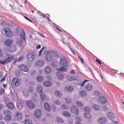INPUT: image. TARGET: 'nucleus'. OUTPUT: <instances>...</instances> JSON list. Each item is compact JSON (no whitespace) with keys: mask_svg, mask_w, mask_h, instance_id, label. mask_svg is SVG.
<instances>
[{"mask_svg":"<svg viewBox=\"0 0 124 124\" xmlns=\"http://www.w3.org/2000/svg\"><path fill=\"white\" fill-rule=\"evenodd\" d=\"M44 55H46L45 59L47 62H52L53 58H59V54L56 51H45Z\"/></svg>","mask_w":124,"mask_h":124,"instance_id":"obj_1","label":"nucleus"},{"mask_svg":"<svg viewBox=\"0 0 124 124\" xmlns=\"http://www.w3.org/2000/svg\"><path fill=\"white\" fill-rule=\"evenodd\" d=\"M60 65L61 68L57 69L58 71H61L62 72H65L67 71V61H66V58H62L60 60Z\"/></svg>","mask_w":124,"mask_h":124,"instance_id":"obj_2","label":"nucleus"},{"mask_svg":"<svg viewBox=\"0 0 124 124\" xmlns=\"http://www.w3.org/2000/svg\"><path fill=\"white\" fill-rule=\"evenodd\" d=\"M20 37L21 41H17V44L19 46H22L23 45V41H26V33H25V31L23 30H21L20 32Z\"/></svg>","mask_w":124,"mask_h":124,"instance_id":"obj_3","label":"nucleus"},{"mask_svg":"<svg viewBox=\"0 0 124 124\" xmlns=\"http://www.w3.org/2000/svg\"><path fill=\"white\" fill-rule=\"evenodd\" d=\"M15 58L14 55H10L8 54V58L4 60L3 61L0 60V63L1 64H5V63H9L11 62H12Z\"/></svg>","mask_w":124,"mask_h":124,"instance_id":"obj_4","label":"nucleus"},{"mask_svg":"<svg viewBox=\"0 0 124 124\" xmlns=\"http://www.w3.org/2000/svg\"><path fill=\"white\" fill-rule=\"evenodd\" d=\"M5 33L7 37H12L13 36V31L10 28H7L4 29Z\"/></svg>","mask_w":124,"mask_h":124,"instance_id":"obj_5","label":"nucleus"},{"mask_svg":"<svg viewBox=\"0 0 124 124\" xmlns=\"http://www.w3.org/2000/svg\"><path fill=\"white\" fill-rule=\"evenodd\" d=\"M21 85L20 79L18 78H15L12 79V85L14 87H18Z\"/></svg>","mask_w":124,"mask_h":124,"instance_id":"obj_6","label":"nucleus"},{"mask_svg":"<svg viewBox=\"0 0 124 124\" xmlns=\"http://www.w3.org/2000/svg\"><path fill=\"white\" fill-rule=\"evenodd\" d=\"M27 59L29 62H32L33 60H35V55L33 53H29L27 54Z\"/></svg>","mask_w":124,"mask_h":124,"instance_id":"obj_7","label":"nucleus"},{"mask_svg":"<svg viewBox=\"0 0 124 124\" xmlns=\"http://www.w3.org/2000/svg\"><path fill=\"white\" fill-rule=\"evenodd\" d=\"M34 116L35 118L39 119V118L42 116V112H41V110L37 109L34 113Z\"/></svg>","mask_w":124,"mask_h":124,"instance_id":"obj_8","label":"nucleus"},{"mask_svg":"<svg viewBox=\"0 0 124 124\" xmlns=\"http://www.w3.org/2000/svg\"><path fill=\"white\" fill-rule=\"evenodd\" d=\"M19 68H20L21 70L22 71H24V72H29V68H28V67L23 64L19 65Z\"/></svg>","mask_w":124,"mask_h":124,"instance_id":"obj_9","label":"nucleus"},{"mask_svg":"<svg viewBox=\"0 0 124 124\" xmlns=\"http://www.w3.org/2000/svg\"><path fill=\"white\" fill-rule=\"evenodd\" d=\"M71 111L72 113H74V114H76V115H78V114H79V110L76 106H73L71 108Z\"/></svg>","mask_w":124,"mask_h":124,"instance_id":"obj_10","label":"nucleus"},{"mask_svg":"<svg viewBox=\"0 0 124 124\" xmlns=\"http://www.w3.org/2000/svg\"><path fill=\"white\" fill-rule=\"evenodd\" d=\"M15 118L16 120L20 121V120H22L23 118V115H22V113L17 112L16 114L15 115Z\"/></svg>","mask_w":124,"mask_h":124,"instance_id":"obj_11","label":"nucleus"},{"mask_svg":"<svg viewBox=\"0 0 124 124\" xmlns=\"http://www.w3.org/2000/svg\"><path fill=\"white\" fill-rule=\"evenodd\" d=\"M7 51L8 52H11L12 53L13 52H15V51H16V46L12 45L9 46Z\"/></svg>","mask_w":124,"mask_h":124,"instance_id":"obj_12","label":"nucleus"},{"mask_svg":"<svg viewBox=\"0 0 124 124\" xmlns=\"http://www.w3.org/2000/svg\"><path fill=\"white\" fill-rule=\"evenodd\" d=\"M45 62L43 60H39L37 61L35 63V65L37 66H40V67H42L44 65Z\"/></svg>","mask_w":124,"mask_h":124,"instance_id":"obj_13","label":"nucleus"},{"mask_svg":"<svg viewBox=\"0 0 124 124\" xmlns=\"http://www.w3.org/2000/svg\"><path fill=\"white\" fill-rule=\"evenodd\" d=\"M26 104L29 108H34V104L31 101H27Z\"/></svg>","mask_w":124,"mask_h":124,"instance_id":"obj_14","label":"nucleus"},{"mask_svg":"<svg viewBox=\"0 0 124 124\" xmlns=\"http://www.w3.org/2000/svg\"><path fill=\"white\" fill-rule=\"evenodd\" d=\"M67 79L68 81H76L77 79H78V78L77 77H70V76H68L67 77Z\"/></svg>","mask_w":124,"mask_h":124,"instance_id":"obj_15","label":"nucleus"},{"mask_svg":"<svg viewBox=\"0 0 124 124\" xmlns=\"http://www.w3.org/2000/svg\"><path fill=\"white\" fill-rule=\"evenodd\" d=\"M99 100H100L101 103L104 104V103H106V102H107V99H106V98L103 96L100 97Z\"/></svg>","mask_w":124,"mask_h":124,"instance_id":"obj_16","label":"nucleus"},{"mask_svg":"<svg viewBox=\"0 0 124 124\" xmlns=\"http://www.w3.org/2000/svg\"><path fill=\"white\" fill-rule=\"evenodd\" d=\"M44 107L46 110L48 112L51 111V107H50V105L48 103L45 104Z\"/></svg>","mask_w":124,"mask_h":124,"instance_id":"obj_17","label":"nucleus"},{"mask_svg":"<svg viewBox=\"0 0 124 124\" xmlns=\"http://www.w3.org/2000/svg\"><path fill=\"white\" fill-rule=\"evenodd\" d=\"M98 122L100 124H105V123H106V118L101 117L99 119Z\"/></svg>","mask_w":124,"mask_h":124,"instance_id":"obj_18","label":"nucleus"},{"mask_svg":"<svg viewBox=\"0 0 124 124\" xmlns=\"http://www.w3.org/2000/svg\"><path fill=\"white\" fill-rule=\"evenodd\" d=\"M12 43H13V41L11 39H8L5 42V45L6 46H9V45H11Z\"/></svg>","mask_w":124,"mask_h":124,"instance_id":"obj_19","label":"nucleus"},{"mask_svg":"<svg viewBox=\"0 0 124 124\" xmlns=\"http://www.w3.org/2000/svg\"><path fill=\"white\" fill-rule=\"evenodd\" d=\"M85 88L87 91H92V90H93V85L88 83L86 85Z\"/></svg>","mask_w":124,"mask_h":124,"instance_id":"obj_20","label":"nucleus"},{"mask_svg":"<svg viewBox=\"0 0 124 124\" xmlns=\"http://www.w3.org/2000/svg\"><path fill=\"white\" fill-rule=\"evenodd\" d=\"M44 85L45 87H50V86H52V82L50 81H45L44 82Z\"/></svg>","mask_w":124,"mask_h":124,"instance_id":"obj_21","label":"nucleus"},{"mask_svg":"<svg viewBox=\"0 0 124 124\" xmlns=\"http://www.w3.org/2000/svg\"><path fill=\"white\" fill-rule=\"evenodd\" d=\"M7 107L9 109H14L15 107L14 104L13 103H9L7 104Z\"/></svg>","mask_w":124,"mask_h":124,"instance_id":"obj_22","label":"nucleus"},{"mask_svg":"<svg viewBox=\"0 0 124 124\" xmlns=\"http://www.w3.org/2000/svg\"><path fill=\"white\" fill-rule=\"evenodd\" d=\"M65 90L67 91V92H68L69 93H70V92H72L73 91V87L72 86H68L65 88Z\"/></svg>","mask_w":124,"mask_h":124,"instance_id":"obj_23","label":"nucleus"},{"mask_svg":"<svg viewBox=\"0 0 124 124\" xmlns=\"http://www.w3.org/2000/svg\"><path fill=\"white\" fill-rule=\"evenodd\" d=\"M57 75L59 80H62V79L63 78V75L62 74H60L59 72L57 73Z\"/></svg>","mask_w":124,"mask_h":124,"instance_id":"obj_24","label":"nucleus"},{"mask_svg":"<svg viewBox=\"0 0 124 124\" xmlns=\"http://www.w3.org/2000/svg\"><path fill=\"white\" fill-rule=\"evenodd\" d=\"M45 71H46V73H47V74H49L51 73V72H52L51 68H50V67H49V66H46V67Z\"/></svg>","mask_w":124,"mask_h":124,"instance_id":"obj_25","label":"nucleus"},{"mask_svg":"<svg viewBox=\"0 0 124 124\" xmlns=\"http://www.w3.org/2000/svg\"><path fill=\"white\" fill-rule=\"evenodd\" d=\"M16 106H17V108H18V109H19V110L23 109V105H22V103H21L19 102H18L16 103Z\"/></svg>","mask_w":124,"mask_h":124,"instance_id":"obj_26","label":"nucleus"},{"mask_svg":"<svg viewBox=\"0 0 124 124\" xmlns=\"http://www.w3.org/2000/svg\"><path fill=\"white\" fill-rule=\"evenodd\" d=\"M108 116L110 118L111 120H113L115 117V115L112 112H109L108 113Z\"/></svg>","mask_w":124,"mask_h":124,"instance_id":"obj_27","label":"nucleus"},{"mask_svg":"<svg viewBox=\"0 0 124 124\" xmlns=\"http://www.w3.org/2000/svg\"><path fill=\"white\" fill-rule=\"evenodd\" d=\"M63 116L65 117H67L68 118H69L71 116V114L67 111H63L62 113Z\"/></svg>","mask_w":124,"mask_h":124,"instance_id":"obj_28","label":"nucleus"},{"mask_svg":"<svg viewBox=\"0 0 124 124\" xmlns=\"http://www.w3.org/2000/svg\"><path fill=\"white\" fill-rule=\"evenodd\" d=\"M4 115H6V116H10V115H11V111L8 110H6L4 111Z\"/></svg>","mask_w":124,"mask_h":124,"instance_id":"obj_29","label":"nucleus"},{"mask_svg":"<svg viewBox=\"0 0 124 124\" xmlns=\"http://www.w3.org/2000/svg\"><path fill=\"white\" fill-rule=\"evenodd\" d=\"M42 90H43V88H42V86H39L37 88V92H39V93H42Z\"/></svg>","mask_w":124,"mask_h":124,"instance_id":"obj_30","label":"nucleus"},{"mask_svg":"<svg viewBox=\"0 0 124 124\" xmlns=\"http://www.w3.org/2000/svg\"><path fill=\"white\" fill-rule=\"evenodd\" d=\"M55 95L57 97H60L62 96V93L59 91H56L55 93Z\"/></svg>","mask_w":124,"mask_h":124,"instance_id":"obj_31","label":"nucleus"},{"mask_svg":"<svg viewBox=\"0 0 124 124\" xmlns=\"http://www.w3.org/2000/svg\"><path fill=\"white\" fill-rule=\"evenodd\" d=\"M80 94L81 96H86V95H87V93L85 91H81L80 92Z\"/></svg>","mask_w":124,"mask_h":124,"instance_id":"obj_32","label":"nucleus"},{"mask_svg":"<svg viewBox=\"0 0 124 124\" xmlns=\"http://www.w3.org/2000/svg\"><path fill=\"white\" fill-rule=\"evenodd\" d=\"M4 119H5V121H8L9 122V121H11V116L6 115Z\"/></svg>","mask_w":124,"mask_h":124,"instance_id":"obj_33","label":"nucleus"},{"mask_svg":"<svg viewBox=\"0 0 124 124\" xmlns=\"http://www.w3.org/2000/svg\"><path fill=\"white\" fill-rule=\"evenodd\" d=\"M84 116L87 119H91V118L92 117V116H91V114L89 113H84Z\"/></svg>","mask_w":124,"mask_h":124,"instance_id":"obj_34","label":"nucleus"},{"mask_svg":"<svg viewBox=\"0 0 124 124\" xmlns=\"http://www.w3.org/2000/svg\"><path fill=\"white\" fill-rule=\"evenodd\" d=\"M37 79L38 82H43L44 81V79L41 76L38 77Z\"/></svg>","mask_w":124,"mask_h":124,"instance_id":"obj_35","label":"nucleus"},{"mask_svg":"<svg viewBox=\"0 0 124 124\" xmlns=\"http://www.w3.org/2000/svg\"><path fill=\"white\" fill-rule=\"evenodd\" d=\"M24 124H33V123H32V122L31 120H26L24 121Z\"/></svg>","mask_w":124,"mask_h":124,"instance_id":"obj_36","label":"nucleus"},{"mask_svg":"<svg viewBox=\"0 0 124 124\" xmlns=\"http://www.w3.org/2000/svg\"><path fill=\"white\" fill-rule=\"evenodd\" d=\"M76 104L78 106H79V107H82V106H84V105H83V103H82L81 102H79V101L77 102Z\"/></svg>","mask_w":124,"mask_h":124,"instance_id":"obj_37","label":"nucleus"},{"mask_svg":"<svg viewBox=\"0 0 124 124\" xmlns=\"http://www.w3.org/2000/svg\"><path fill=\"white\" fill-rule=\"evenodd\" d=\"M93 109H94L96 110H99V106H97V105H94L93 106Z\"/></svg>","mask_w":124,"mask_h":124,"instance_id":"obj_38","label":"nucleus"},{"mask_svg":"<svg viewBox=\"0 0 124 124\" xmlns=\"http://www.w3.org/2000/svg\"><path fill=\"white\" fill-rule=\"evenodd\" d=\"M40 94H41V99L42 100H44V99H45V98H46V95H45V94H44V93H40Z\"/></svg>","mask_w":124,"mask_h":124,"instance_id":"obj_39","label":"nucleus"},{"mask_svg":"<svg viewBox=\"0 0 124 124\" xmlns=\"http://www.w3.org/2000/svg\"><path fill=\"white\" fill-rule=\"evenodd\" d=\"M57 122H59V123H62V124L63 123V120H62V118H57Z\"/></svg>","mask_w":124,"mask_h":124,"instance_id":"obj_40","label":"nucleus"},{"mask_svg":"<svg viewBox=\"0 0 124 124\" xmlns=\"http://www.w3.org/2000/svg\"><path fill=\"white\" fill-rule=\"evenodd\" d=\"M87 82H89V80L87 79L84 80V81L81 83L80 86H81L82 87H84L85 84H86Z\"/></svg>","mask_w":124,"mask_h":124,"instance_id":"obj_41","label":"nucleus"},{"mask_svg":"<svg viewBox=\"0 0 124 124\" xmlns=\"http://www.w3.org/2000/svg\"><path fill=\"white\" fill-rule=\"evenodd\" d=\"M4 93V89H3V88H1V90H0V95H1Z\"/></svg>","mask_w":124,"mask_h":124,"instance_id":"obj_42","label":"nucleus"},{"mask_svg":"<svg viewBox=\"0 0 124 124\" xmlns=\"http://www.w3.org/2000/svg\"><path fill=\"white\" fill-rule=\"evenodd\" d=\"M65 101L66 103L69 104L71 103V100H70V99H65Z\"/></svg>","mask_w":124,"mask_h":124,"instance_id":"obj_43","label":"nucleus"},{"mask_svg":"<svg viewBox=\"0 0 124 124\" xmlns=\"http://www.w3.org/2000/svg\"><path fill=\"white\" fill-rule=\"evenodd\" d=\"M43 50H45V47H43L39 52V56H41V54H42V52Z\"/></svg>","mask_w":124,"mask_h":124,"instance_id":"obj_44","label":"nucleus"},{"mask_svg":"<svg viewBox=\"0 0 124 124\" xmlns=\"http://www.w3.org/2000/svg\"><path fill=\"white\" fill-rule=\"evenodd\" d=\"M55 103L57 105H61V102H60V101L56 100L55 101Z\"/></svg>","mask_w":124,"mask_h":124,"instance_id":"obj_45","label":"nucleus"},{"mask_svg":"<svg viewBox=\"0 0 124 124\" xmlns=\"http://www.w3.org/2000/svg\"><path fill=\"white\" fill-rule=\"evenodd\" d=\"M90 111H91V108L87 107L85 108V112H90Z\"/></svg>","mask_w":124,"mask_h":124,"instance_id":"obj_46","label":"nucleus"},{"mask_svg":"<svg viewBox=\"0 0 124 124\" xmlns=\"http://www.w3.org/2000/svg\"><path fill=\"white\" fill-rule=\"evenodd\" d=\"M94 94H95V95H100V93H99L98 91L95 92Z\"/></svg>","mask_w":124,"mask_h":124,"instance_id":"obj_47","label":"nucleus"},{"mask_svg":"<svg viewBox=\"0 0 124 124\" xmlns=\"http://www.w3.org/2000/svg\"><path fill=\"white\" fill-rule=\"evenodd\" d=\"M96 62L99 63V64H101V62L99 61L98 59H96Z\"/></svg>","mask_w":124,"mask_h":124,"instance_id":"obj_48","label":"nucleus"},{"mask_svg":"<svg viewBox=\"0 0 124 124\" xmlns=\"http://www.w3.org/2000/svg\"><path fill=\"white\" fill-rule=\"evenodd\" d=\"M3 56V53L1 51V50L0 49V57H1Z\"/></svg>","mask_w":124,"mask_h":124,"instance_id":"obj_49","label":"nucleus"},{"mask_svg":"<svg viewBox=\"0 0 124 124\" xmlns=\"http://www.w3.org/2000/svg\"><path fill=\"white\" fill-rule=\"evenodd\" d=\"M24 18L26 19V20H28V21H29L30 22H31V23H32V21L30 19H29L27 16H25Z\"/></svg>","mask_w":124,"mask_h":124,"instance_id":"obj_50","label":"nucleus"},{"mask_svg":"<svg viewBox=\"0 0 124 124\" xmlns=\"http://www.w3.org/2000/svg\"><path fill=\"white\" fill-rule=\"evenodd\" d=\"M41 16H42V17H43L44 18H47V16H46V15L45 14H42L41 15Z\"/></svg>","mask_w":124,"mask_h":124,"instance_id":"obj_51","label":"nucleus"},{"mask_svg":"<svg viewBox=\"0 0 124 124\" xmlns=\"http://www.w3.org/2000/svg\"><path fill=\"white\" fill-rule=\"evenodd\" d=\"M62 107L63 109H66V108H67L66 106L64 105H62Z\"/></svg>","mask_w":124,"mask_h":124,"instance_id":"obj_52","label":"nucleus"},{"mask_svg":"<svg viewBox=\"0 0 124 124\" xmlns=\"http://www.w3.org/2000/svg\"><path fill=\"white\" fill-rule=\"evenodd\" d=\"M70 49H71V50L72 51V52H73V54L74 55H75V52L73 50V49H72V48H71V47H70Z\"/></svg>","mask_w":124,"mask_h":124,"instance_id":"obj_53","label":"nucleus"},{"mask_svg":"<svg viewBox=\"0 0 124 124\" xmlns=\"http://www.w3.org/2000/svg\"><path fill=\"white\" fill-rule=\"evenodd\" d=\"M71 74H75V71H74V70H72V71H71Z\"/></svg>","mask_w":124,"mask_h":124,"instance_id":"obj_54","label":"nucleus"},{"mask_svg":"<svg viewBox=\"0 0 124 124\" xmlns=\"http://www.w3.org/2000/svg\"><path fill=\"white\" fill-rule=\"evenodd\" d=\"M3 107V106L1 104H0V110L2 109Z\"/></svg>","mask_w":124,"mask_h":124,"instance_id":"obj_55","label":"nucleus"},{"mask_svg":"<svg viewBox=\"0 0 124 124\" xmlns=\"http://www.w3.org/2000/svg\"><path fill=\"white\" fill-rule=\"evenodd\" d=\"M80 61H81L82 63H84V60H83V59L82 58H81V57H79Z\"/></svg>","mask_w":124,"mask_h":124,"instance_id":"obj_56","label":"nucleus"},{"mask_svg":"<svg viewBox=\"0 0 124 124\" xmlns=\"http://www.w3.org/2000/svg\"><path fill=\"white\" fill-rule=\"evenodd\" d=\"M4 80H5V77L2 78L1 79L0 81H1V82H3V81H4Z\"/></svg>","mask_w":124,"mask_h":124,"instance_id":"obj_57","label":"nucleus"},{"mask_svg":"<svg viewBox=\"0 0 124 124\" xmlns=\"http://www.w3.org/2000/svg\"><path fill=\"white\" fill-rule=\"evenodd\" d=\"M22 60H23V57H20L19 58L18 61L20 62V61H22Z\"/></svg>","mask_w":124,"mask_h":124,"instance_id":"obj_58","label":"nucleus"},{"mask_svg":"<svg viewBox=\"0 0 124 124\" xmlns=\"http://www.w3.org/2000/svg\"><path fill=\"white\" fill-rule=\"evenodd\" d=\"M30 90L31 93H32V91H33V89H32V87H30Z\"/></svg>","mask_w":124,"mask_h":124,"instance_id":"obj_59","label":"nucleus"},{"mask_svg":"<svg viewBox=\"0 0 124 124\" xmlns=\"http://www.w3.org/2000/svg\"><path fill=\"white\" fill-rule=\"evenodd\" d=\"M40 48H41V46H40V45H38L37 46V49H40Z\"/></svg>","mask_w":124,"mask_h":124,"instance_id":"obj_60","label":"nucleus"},{"mask_svg":"<svg viewBox=\"0 0 124 124\" xmlns=\"http://www.w3.org/2000/svg\"><path fill=\"white\" fill-rule=\"evenodd\" d=\"M40 35L42 37H45V36H44V35H43V34H40Z\"/></svg>","mask_w":124,"mask_h":124,"instance_id":"obj_61","label":"nucleus"},{"mask_svg":"<svg viewBox=\"0 0 124 124\" xmlns=\"http://www.w3.org/2000/svg\"><path fill=\"white\" fill-rule=\"evenodd\" d=\"M0 124H5V123L2 121H0Z\"/></svg>","mask_w":124,"mask_h":124,"instance_id":"obj_62","label":"nucleus"},{"mask_svg":"<svg viewBox=\"0 0 124 124\" xmlns=\"http://www.w3.org/2000/svg\"><path fill=\"white\" fill-rule=\"evenodd\" d=\"M0 120H2V115L1 114H0Z\"/></svg>","mask_w":124,"mask_h":124,"instance_id":"obj_63","label":"nucleus"},{"mask_svg":"<svg viewBox=\"0 0 124 124\" xmlns=\"http://www.w3.org/2000/svg\"><path fill=\"white\" fill-rule=\"evenodd\" d=\"M114 123H115V124H119V123H118V122H117V121L114 122Z\"/></svg>","mask_w":124,"mask_h":124,"instance_id":"obj_64","label":"nucleus"}]
</instances>
